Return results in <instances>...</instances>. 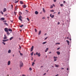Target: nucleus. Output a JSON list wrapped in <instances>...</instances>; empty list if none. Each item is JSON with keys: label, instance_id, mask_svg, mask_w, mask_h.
<instances>
[{"label": "nucleus", "instance_id": "32", "mask_svg": "<svg viewBox=\"0 0 76 76\" xmlns=\"http://www.w3.org/2000/svg\"><path fill=\"white\" fill-rule=\"evenodd\" d=\"M0 12L2 14V15H4V13L2 11H1Z\"/></svg>", "mask_w": 76, "mask_h": 76}, {"label": "nucleus", "instance_id": "27", "mask_svg": "<svg viewBox=\"0 0 76 76\" xmlns=\"http://www.w3.org/2000/svg\"><path fill=\"white\" fill-rule=\"evenodd\" d=\"M20 3L22 4H23V2L22 1H20Z\"/></svg>", "mask_w": 76, "mask_h": 76}, {"label": "nucleus", "instance_id": "40", "mask_svg": "<svg viewBox=\"0 0 76 76\" xmlns=\"http://www.w3.org/2000/svg\"><path fill=\"white\" fill-rule=\"evenodd\" d=\"M20 56H23V54L22 53H20Z\"/></svg>", "mask_w": 76, "mask_h": 76}, {"label": "nucleus", "instance_id": "39", "mask_svg": "<svg viewBox=\"0 0 76 76\" xmlns=\"http://www.w3.org/2000/svg\"><path fill=\"white\" fill-rule=\"evenodd\" d=\"M50 12H54V11L53 10H50Z\"/></svg>", "mask_w": 76, "mask_h": 76}, {"label": "nucleus", "instance_id": "5", "mask_svg": "<svg viewBox=\"0 0 76 76\" xmlns=\"http://www.w3.org/2000/svg\"><path fill=\"white\" fill-rule=\"evenodd\" d=\"M7 37L6 36V34H4V39H7Z\"/></svg>", "mask_w": 76, "mask_h": 76}, {"label": "nucleus", "instance_id": "56", "mask_svg": "<svg viewBox=\"0 0 76 76\" xmlns=\"http://www.w3.org/2000/svg\"><path fill=\"white\" fill-rule=\"evenodd\" d=\"M14 13L15 14V15H16V12H14Z\"/></svg>", "mask_w": 76, "mask_h": 76}, {"label": "nucleus", "instance_id": "6", "mask_svg": "<svg viewBox=\"0 0 76 76\" xmlns=\"http://www.w3.org/2000/svg\"><path fill=\"white\" fill-rule=\"evenodd\" d=\"M33 49H34V46H32V47L31 48V52H32V51H33Z\"/></svg>", "mask_w": 76, "mask_h": 76}, {"label": "nucleus", "instance_id": "9", "mask_svg": "<svg viewBox=\"0 0 76 76\" xmlns=\"http://www.w3.org/2000/svg\"><path fill=\"white\" fill-rule=\"evenodd\" d=\"M50 16L51 17V18H53L54 17V15H52V14H50Z\"/></svg>", "mask_w": 76, "mask_h": 76}, {"label": "nucleus", "instance_id": "31", "mask_svg": "<svg viewBox=\"0 0 76 76\" xmlns=\"http://www.w3.org/2000/svg\"><path fill=\"white\" fill-rule=\"evenodd\" d=\"M64 6V5H63V4H60V6H61V7H62V6Z\"/></svg>", "mask_w": 76, "mask_h": 76}, {"label": "nucleus", "instance_id": "21", "mask_svg": "<svg viewBox=\"0 0 76 76\" xmlns=\"http://www.w3.org/2000/svg\"><path fill=\"white\" fill-rule=\"evenodd\" d=\"M4 24L5 25H6L7 26H8V24L6 23H4Z\"/></svg>", "mask_w": 76, "mask_h": 76}, {"label": "nucleus", "instance_id": "25", "mask_svg": "<svg viewBox=\"0 0 76 76\" xmlns=\"http://www.w3.org/2000/svg\"><path fill=\"white\" fill-rule=\"evenodd\" d=\"M66 42H67L68 45H69V41L68 40H66Z\"/></svg>", "mask_w": 76, "mask_h": 76}, {"label": "nucleus", "instance_id": "8", "mask_svg": "<svg viewBox=\"0 0 76 76\" xmlns=\"http://www.w3.org/2000/svg\"><path fill=\"white\" fill-rule=\"evenodd\" d=\"M5 20V18H1V19H0V20H2V21H3V20Z\"/></svg>", "mask_w": 76, "mask_h": 76}, {"label": "nucleus", "instance_id": "23", "mask_svg": "<svg viewBox=\"0 0 76 76\" xmlns=\"http://www.w3.org/2000/svg\"><path fill=\"white\" fill-rule=\"evenodd\" d=\"M41 31H39L38 35H39L40 34H41Z\"/></svg>", "mask_w": 76, "mask_h": 76}, {"label": "nucleus", "instance_id": "24", "mask_svg": "<svg viewBox=\"0 0 76 76\" xmlns=\"http://www.w3.org/2000/svg\"><path fill=\"white\" fill-rule=\"evenodd\" d=\"M13 38V37H11L10 39V40H12Z\"/></svg>", "mask_w": 76, "mask_h": 76}, {"label": "nucleus", "instance_id": "48", "mask_svg": "<svg viewBox=\"0 0 76 76\" xmlns=\"http://www.w3.org/2000/svg\"><path fill=\"white\" fill-rule=\"evenodd\" d=\"M56 0H53V1L54 2H56Z\"/></svg>", "mask_w": 76, "mask_h": 76}, {"label": "nucleus", "instance_id": "33", "mask_svg": "<svg viewBox=\"0 0 76 76\" xmlns=\"http://www.w3.org/2000/svg\"><path fill=\"white\" fill-rule=\"evenodd\" d=\"M24 25H22L20 26V27H22Z\"/></svg>", "mask_w": 76, "mask_h": 76}, {"label": "nucleus", "instance_id": "50", "mask_svg": "<svg viewBox=\"0 0 76 76\" xmlns=\"http://www.w3.org/2000/svg\"><path fill=\"white\" fill-rule=\"evenodd\" d=\"M46 75V73H45L43 75Z\"/></svg>", "mask_w": 76, "mask_h": 76}, {"label": "nucleus", "instance_id": "42", "mask_svg": "<svg viewBox=\"0 0 76 76\" xmlns=\"http://www.w3.org/2000/svg\"><path fill=\"white\" fill-rule=\"evenodd\" d=\"M27 19L28 21H29V19L28 18H27Z\"/></svg>", "mask_w": 76, "mask_h": 76}, {"label": "nucleus", "instance_id": "10", "mask_svg": "<svg viewBox=\"0 0 76 76\" xmlns=\"http://www.w3.org/2000/svg\"><path fill=\"white\" fill-rule=\"evenodd\" d=\"M7 34L8 35H9L10 34V33L9 31H7Z\"/></svg>", "mask_w": 76, "mask_h": 76}, {"label": "nucleus", "instance_id": "16", "mask_svg": "<svg viewBox=\"0 0 76 76\" xmlns=\"http://www.w3.org/2000/svg\"><path fill=\"white\" fill-rule=\"evenodd\" d=\"M55 66H56L55 67H58L59 66L58 65H57V64H55Z\"/></svg>", "mask_w": 76, "mask_h": 76}, {"label": "nucleus", "instance_id": "12", "mask_svg": "<svg viewBox=\"0 0 76 76\" xmlns=\"http://www.w3.org/2000/svg\"><path fill=\"white\" fill-rule=\"evenodd\" d=\"M22 7L23 8H25L27 6L26 5H24L22 6Z\"/></svg>", "mask_w": 76, "mask_h": 76}, {"label": "nucleus", "instance_id": "28", "mask_svg": "<svg viewBox=\"0 0 76 76\" xmlns=\"http://www.w3.org/2000/svg\"><path fill=\"white\" fill-rule=\"evenodd\" d=\"M47 43V42H44L42 43L43 44H45V43Z\"/></svg>", "mask_w": 76, "mask_h": 76}, {"label": "nucleus", "instance_id": "61", "mask_svg": "<svg viewBox=\"0 0 76 76\" xmlns=\"http://www.w3.org/2000/svg\"><path fill=\"white\" fill-rule=\"evenodd\" d=\"M19 47H20V48H21V47H20V45H19Z\"/></svg>", "mask_w": 76, "mask_h": 76}, {"label": "nucleus", "instance_id": "52", "mask_svg": "<svg viewBox=\"0 0 76 76\" xmlns=\"http://www.w3.org/2000/svg\"><path fill=\"white\" fill-rule=\"evenodd\" d=\"M19 53L20 54V53H21V52H20V50H19L18 51Z\"/></svg>", "mask_w": 76, "mask_h": 76}, {"label": "nucleus", "instance_id": "4", "mask_svg": "<svg viewBox=\"0 0 76 76\" xmlns=\"http://www.w3.org/2000/svg\"><path fill=\"white\" fill-rule=\"evenodd\" d=\"M4 31L6 32H7L8 31V29L7 28H4Z\"/></svg>", "mask_w": 76, "mask_h": 76}, {"label": "nucleus", "instance_id": "62", "mask_svg": "<svg viewBox=\"0 0 76 76\" xmlns=\"http://www.w3.org/2000/svg\"><path fill=\"white\" fill-rule=\"evenodd\" d=\"M63 2H64V3H66V1H63Z\"/></svg>", "mask_w": 76, "mask_h": 76}, {"label": "nucleus", "instance_id": "51", "mask_svg": "<svg viewBox=\"0 0 76 76\" xmlns=\"http://www.w3.org/2000/svg\"><path fill=\"white\" fill-rule=\"evenodd\" d=\"M58 75H59L58 74H57V75H56L55 76H58Z\"/></svg>", "mask_w": 76, "mask_h": 76}, {"label": "nucleus", "instance_id": "38", "mask_svg": "<svg viewBox=\"0 0 76 76\" xmlns=\"http://www.w3.org/2000/svg\"><path fill=\"white\" fill-rule=\"evenodd\" d=\"M29 70L30 71H32V68L31 67H30L29 68Z\"/></svg>", "mask_w": 76, "mask_h": 76}, {"label": "nucleus", "instance_id": "1", "mask_svg": "<svg viewBox=\"0 0 76 76\" xmlns=\"http://www.w3.org/2000/svg\"><path fill=\"white\" fill-rule=\"evenodd\" d=\"M23 66V64L22 62H20V67H22Z\"/></svg>", "mask_w": 76, "mask_h": 76}, {"label": "nucleus", "instance_id": "13", "mask_svg": "<svg viewBox=\"0 0 76 76\" xmlns=\"http://www.w3.org/2000/svg\"><path fill=\"white\" fill-rule=\"evenodd\" d=\"M9 40V39H7V40H3L2 41L4 42H6L7 41H8Z\"/></svg>", "mask_w": 76, "mask_h": 76}, {"label": "nucleus", "instance_id": "29", "mask_svg": "<svg viewBox=\"0 0 76 76\" xmlns=\"http://www.w3.org/2000/svg\"><path fill=\"white\" fill-rule=\"evenodd\" d=\"M34 64H35V63H34V62H33V63H32V66H34Z\"/></svg>", "mask_w": 76, "mask_h": 76}, {"label": "nucleus", "instance_id": "34", "mask_svg": "<svg viewBox=\"0 0 76 76\" xmlns=\"http://www.w3.org/2000/svg\"><path fill=\"white\" fill-rule=\"evenodd\" d=\"M2 43L4 44V45H5L6 43H4V42H2Z\"/></svg>", "mask_w": 76, "mask_h": 76}, {"label": "nucleus", "instance_id": "46", "mask_svg": "<svg viewBox=\"0 0 76 76\" xmlns=\"http://www.w3.org/2000/svg\"><path fill=\"white\" fill-rule=\"evenodd\" d=\"M13 6L12 4L11 5V6L12 7V8L13 7Z\"/></svg>", "mask_w": 76, "mask_h": 76}, {"label": "nucleus", "instance_id": "55", "mask_svg": "<svg viewBox=\"0 0 76 76\" xmlns=\"http://www.w3.org/2000/svg\"><path fill=\"white\" fill-rule=\"evenodd\" d=\"M67 71H68L69 70V69H68V68H67Z\"/></svg>", "mask_w": 76, "mask_h": 76}, {"label": "nucleus", "instance_id": "47", "mask_svg": "<svg viewBox=\"0 0 76 76\" xmlns=\"http://www.w3.org/2000/svg\"><path fill=\"white\" fill-rule=\"evenodd\" d=\"M60 48H59L57 49V50H59V49Z\"/></svg>", "mask_w": 76, "mask_h": 76}, {"label": "nucleus", "instance_id": "60", "mask_svg": "<svg viewBox=\"0 0 76 76\" xmlns=\"http://www.w3.org/2000/svg\"><path fill=\"white\" fill-rule=\"evenodd\" d=\"M3 22H6V20H4V21H3Z\"/></svg>", "mask_w": 76, "mask_h": 76}, {"label": "nucleus", "instance_id": "58", "mask_svg": "<svg viewBox=\"0 0 76 76\" xmlns=\"http://www.w3.org/2000/svg\"><path fill=\"white\" fill-rule=\"evenodd\" d=\"M10 70H12V68H10Z\"/></svg>", "mask_w": 76, "mask_h": 76}, {"label": "nucleus", "instance_id": "37", "mask_svg": "<svg viewBox=\"0 0 76 76\" xmlns=\"http://www.w3.org/2000/svg\"><path fill=\"white\" fill-rule=\"evenodd\" d=\"M18 1H16L15 2V3H17L18 2Z\"/></svg>", "mask_w": 76, "mask_h": 76}, {"label": "nucleus", "instance_id": "59", "mask_svg": "<svg viewBox=\"0 0 76 76\" xmlns=\"http://www.w3.org/2000/svg\"><path fill=\"white\" fill-rule=\"evenodd\" d=\"M60 14V12H58V15H59V14Z\"/></svg>", "mask_w": 76, "mask_h": 76}, {"label": "nucleus", "instance_id": "49", "mask_svg": "<svg viewBox=\"0 0 76 76\" xmlns=\"http://www.w3.org/2000/svg\"><path fill=\"white\" fill-rule=\"evenodd\" d=\"M60 23L59 22H58V23L57 24H58V25H59V24H60Z\"/></svg>", "mask_w": 76, "mask_h": 76}, {"label": "nucleus", "instance_id": "30", "mask_svg": "<svg viewBox=\"0 0 76 76\" xmlns=\"http://www.w3.org/2000/svg\"><path fill=\"white\" fill-rule=\"evenodd\" d=\"M53 58H54V59L58 58L57 57H55V56H54Z\"/></svg>", "mask_w": 76, "mask_h": 76}, {"label": "nucleus", "instance_id": "35", "mask_svg": "<svg viewBox=\"0 0 76 76\" xmlns=\"http://www.w3.org/2000/svg\"><path fill=\"white\" fill-rule=\"evenodd\" d=\"M54 61H56L57 60V59L56 58L54 59Z\"/></svg>", "mask_w": 76, "mask_h": 76}, {"label": "nucleus", "instance_id": "63", "mask_svg": "<svg viewBox=\"0 0 76 76\" xmlns=\"http://www.w3.org/2000/svg\"><path fill=\"white\" fill-rule=\"evenodd\" d=\"M64 68H61V70H63V69H64Z\"/></svg>", "mask_w": 76, "mask_h": 76}, {"label": "nucleus", "instance_id": "20", "mask_svg": "<svg viewBox=\"0 0 76 76\" xmlns=\"http://www.w3.org/2000/svg\"><path fill=\"white\" fill-rule=\"evenodd\" d=\"M42 9H43V11L44 12V13L45 12V9H44V8H43Z\"/></svg>", "mask_w": 76, "mask_h": 76}, {"label": "nucleus", "instance_id": "36", "mask_svg": "<svg viewBox=\"0 0 76 76\" xmlns=\"http://www.w3.org/2000/svg\"><path fill=\"white\" fill-rule=\"evenodd\" d=\"M60 44V43L57 42V43H56V45H57V44L59 45Z\"/></svg>", "mask_w": 76, "mask_h": 76}, {"label": "nucleus", "instance_id": "15", "mask_svg": "<svg viewBox=\"0 0 76 76\" xmlns=\"http://www.w3.org/2000/svg\"><path fill=\"white\" fill-rule=\"evenodd\" d=\"M11 50H9L8 51V53H11Z\"/></svg>", "mask_w": 76, "mask_h": 76}, {"label": "nucleus", "instance_id": "19", "mask_svg": "<svg viewBox=\"0 0 76 76\" xmlns=\"http://www.w3.org/2000/svg\"><path fill=\"white\" fill-rule=\"evenodd\" d=\"M35 14L36 15H37L38 14V12L37 11H35Z\"/></svg>", "mask_w": 76, "mask_h": 76}, {"label": "nucleus", "instance_id": "26", "mask_svg": "<svg viewBox=\"0 0 76 76\" xmlns=\"http://www.w3.org/2000/svg\"><path fill=\"white\" fill-rule=\"evenodd\" d=\"M33 54H34V52H33L31 54V56H33Z\"/></svg>", "mask_w": 76, "mask_h": 76}, {"label": "nucleus", "instance_id": "53", "mask_svg": "<svg viewBox=\"0 0 76 76\" xmlns=\"http://www.w3.org/2000/svg\"><path fill=\"white\" fill-rule=\"evenodd\" d=\"M16 7H16H16H15V10H16H16H17Z\"/></svg>", "mask_w": 76, "mask_h": 76}, {"label": "nucleus", "instance_id": "17", "mask_svg": "<svg viewBox=\"0 0 76 76\" xmlns=\"http://www.w3.org/2000/svg\"><path fill=\"white\" fill-rule=\"evenodd\" d=\"M8 30L9 31H12V30L11 29H10V28Z\"/></svg>", "mask_w": 76, "mask_h": 76}, {"label": "nucleus", "instance_id": "64", "mask_svg": "<svg viewBox=\"0 0 76 76\" xmlns=\"http://www.w3.org/2000/svg\"><path fill=\"white\" fill-rule=\"evenodd\" d=\"M34 56H36V54L34 53Z\"/></svg>", "mask_w": 76, "mask_h": 76}, {"label": "nucleus", "instance_id": "43", "mask_svg": "<svg viewBox=\"0 0 76 76\" xmlns=\"http://www.w3.org/2000/svg\"><path fill=\"white\" fill-rule=\"evenodd\" d=\"M48 38V37H46L45 39V40L46 39H47Z\"/></svg>", "mask_w": 76, "mask_h": 76}, {"label": "nucleus", "instance_id": "2", "mask_svg": "<svg viewBox=\"0 0 76 76\" xmlns=\"http://www.w3.org/2000/svg\"><path fill=\"white\" fill-rule=\"evenodd\" d=\"M22 18H23V17H22L21 15L19 16V19L20 20H21L22 21Z\"/></svg>", "mask_w": 76, "mask_h": 76}, {"label": "nucleus", "instance_id": "14", "mask_svg": "<svg viewBox=\"0 0 76 76\" xmlns=\"http://www.w3.org/2000/svg\"><path fill=\"white\" fill-rule=\"evenodd\" d=\"M56 53H57L58 55H60V52L59 51L56 52Z\"/></svg>", "mask_w": 76, "mask_h": 76}, {"label": "nucleus", "instance_id": "22", "mask_svg": "<svg viewBox=\"0 0 76 76\" xmlns=\"http://www.w3.org/2000/svg\"><path fill=\"white\" fill-rule=\"evenodd\" d=\"M19 15L20 16H21V15L22 14V13L21 12H19Z\"/></svg>", "mask_w": 76, "mask_h": 76}, {"label": "nucleus", "instance_id": "18", "mask_svg": "<svg viewBox=\"0 0 76 76\" xmlns=\"http://www.w3.org/2000/svg\"><path fill=\"white\" fill-rule=\"evenodd\" d=\"M48 48H47L45 50V52H47L48 51Z\"/></svg>", "mask_w": 76, "mask_h": 76}, {"label": "nucleus", "instance_id": "41", "mask_svg": "<svg viewBox=\"0 0 76 76\" xmlns=\"http://www.w3.org/2000/svg\"><path fill=\"white\" fill-rule=\"evenodd\" d=\"M53 8V6H52L51 5V6H50V8Z\"/></svg>", "mask_w": 76, "mask_h": 76}, {"label": "nucleus", "instance_id": "45", "mask_svg": "<svg viewBox=\"0 0 76 76\" xmlns=\"http://www.w3.org/2000/svg\"><path fill=\"white\" fill-rule=\"evenodd\" d=\"M22 76H26V75H22Z\"/></svg>", "mask_w": 76, "mask_h": 76}, {"label": "nucleus", "instance_id": "57", "mask_svg": "<svg viewBox=\"0 0 76 76\" xmlns=\"http://www.w3.org/2000/svg\"><path fill=\"white\" fill-rule=\"evenodd\" d=\"M53 5L54 7H55V5H54V4H53Z\"/></svg>", "mask_w": 76, "mask_h": 76}, {"label": "nucleus", "instance_id": "7", "mask_svg": "<svg viewBox=\"0 0 76 76\" xmlns=\"http://www.w3.org/2000/svg\"><path fill=\"white\" fill-rule=\"evenodd\" d=\"M11 63V61H8V66H9V65H10Z\"/></svg>", "mask_w": 76, "mask_h": 76}, {"label": "nucleus", "instance_id": "11", "mask_svg": "<svg viewBox=\"0 0 76 76\" xmlns=\"http://www.w3.org/2000/svg\"><path fill=\"white\" fill-rule=\"evenodd\" d=\"M7 11V9L6 8H4V10H3V12H5Z\"/></svg>", "mask_w": 76, "mask_h": 76}, {"label": "nucleus", "instance_id": "54", "mask_svg": "<svg viewBox=\"0 0 76 76\" xmlns=\"http://www.w3.org/2000/svg\"><path fill=\"white\" fill-rule=\"evenodd\" d=\"M42 19H45V17H43L42 18Z\"/></svg>", "mask_w": 76, "mask_h": 76}, {"label": "nucleus", "instance_id": "3", "mask_svg": "<svg viewBox=\"0 0 76 76\" xmlns=\"http://www.w3.org/2000/svg\"><path fill=\"white\" fill-rule=\"evenodd\" d=\"M36 55H38V57H40L41 56V54H40V53H38L37 52L36 53Z\"/></svg>", "mask_w": 76, "mask_h": 76}, {"label": "nucleus", "instance_id": "44", "mask_svg": "<svg viewBox=\"0 0 76 76\" xmlns=\"http://www.w3.org/2000/svg\"><path fill=\"white\" fill-rule=\"evenodd\" d=\"M35 31L36 32H37V29L36 28H35Z\"/></svg>", "mask_w": 76, "mask_h": 76}]
</instances>
